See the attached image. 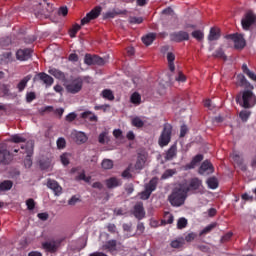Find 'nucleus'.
Listing matches in <instances>:
<instances>
[{"label":"nucleus","instance_id":"nucleus-10","mask_svg":"<svg viewBox=\"0 0 256 256\" xmlns=\"http://www.w3.org/2000/svg\"><path fill=\"white\" fill-rule=\"evenodd\" d=\"M102 8L100 6L95 7L89 13H87L86 17L81 20V25L84 26L88 24L90 21L97 19L101 14Z\"/></svg>","mask_w":256,"mask_h":256},{"label":"nucleus","instance_id":"nucleus-59","mask_svg":"<svg viewBox=\"0 0 256 256\" xmlns=\"http://www.w3.org/2000/svg\"><path fill=\"white\" fill-rule=\"evenodd\" d=\"M77 115L76 113L72 112V113H69L67 116H66V121L68 123H72V121H75Z\"/></svg>","mask_w":256,"mask_h":256},{"label":"nucleus","instance_id":"nucleus-40","mask_svg":"<svg viewBox=\"0 0 256 256\" xmlns=\"http://www.w3.org/2000/svg\"><path fill=\"white\" fill-rule=\"evenodd\" d=\"M0 93L3 94L4 97H9L10 95V86L7 84L0 85Z\"/></svg>","mask_w":256,"mask_h":256},{"label":"nucleus","instance_id":"nucleus-38","mask_svg":"<svg viewBox=\"0 0 256 256\" xmlns=\"http://www.w3.org/2000/svg\"><path fill=\"white\" fill-rule=\"evenodd\" d=\"M215 227H216V224H210V225L204 227V229H202V231H200V237L210 234L213 231V229H215Z\"/></svg>","mask_w":256,"mask_h":256},{"label":"nucleus","instance_id":"nucleus-32","mask_svg":"<svg viewBox=\"0 0 256 256\" xmlns=\"http://www.w3.org/2000/svg\"><path fill=\"white\" fill-rule=\"evenodd\" d=\"M31 78L29 76H26L24 77L20 82L19 84L17 85V88H18V91L20 93H22V91H24L25 87L27 86V83L28 81L30 80Z\"/></svg>","mask_w":256,"mask_h":256},{"label":"nucleus","instance_id":"nucleus-31","mask_svg":"<svg viewBox=\"0 0 256 256\" xmlns=\"http://www.w3.org/2000/svg\"><path fill=\"white\" fill-rule=\"evenodd\" d=\"M82 119H89L92 122L98 121L97 116L94 113L90 112V111L83 112L82 113Z\"/></svg>","mask_w":256,"mask_h":256},{"label":"nucleus","instance_id":"nucleus-25","mask_svg":"<svg viewBox=\"0 0 256 256\" xmlns=\"http://www.w3.org/2000/svg\"><path fill=\"white\" fill-rule=\"evenodd\" d=\"M206 184L208 185V188L211 190H216L219 187V182L216 177L208 178V180H206Z\"/></svg>","mask_w":256,"mask_h":256},{"label":"nucleus","instance_id":"nucleus-34","mask_svg":"<svg viewBox=\"0 0 256 256\" xmlns=\"http://www.w3.org/2000/svg\"><path fill=\"white\" fill-rule=\"evenodd\" d=\"M240 120H242V123H247L249 117H251V111L249 110H242L239 114Z\"/></svg>","mask_w":256,"mask_h":256},{"label":"nucleus","instance_id":"nucleus-30","mask_svg":"<svg viewBox=\"0 0 256 256\" xmlns=\"http://www.w3.org/2000/svg\"><path fill=\"white\" fill-rule=\"evenodd\" d=\"M155 39H156L155 33H150V34L142 37L143 43L146 44L147 46L151 45Z\"/></svg>","mask_w":256,"mask_h":256},{"label":"nucleus","instance_id":"nucleus-41","mask_svg":"<svg viewBox=\"0 0 256 256\" xmlns=\"http://www.w3.org/2000/svg\"><path fill=\"white\" fill-rule=\"evenodd\" d=\"M131 103H133L134 105H140L141 103V96L138 92H135L132 94L131 96Z\"/></svg>","mask_w":256,"mask_h":256},{"label":"nucleus","instance_id":"nucleus-49","mask_svg":"<svg viewBox=\"0 0 256 256\" xmlns=\"http://www.w3.org/2000/svg\"><path fill=\"white\" fill-rule=\"evenodd\" d=\"M232 237H233V233L228 232V233L224 234V236H222V238L220 239V242H222V243L229 242Z\"/></svg>","mask_w":256,"mask_h":256},{"label":"nucleus","instance_id":"nucleus-15","mask_svg":"<svg viewBox=\"0 0 256 256\" xmlns=\"http://www.w3.org/2000/svg\"><path fill=\"white\" fill-rule=\"evenodd\" d=\"M16 57L20 61H26L32 57V50L29 48L19 49L16 53Z\"/></svg>","mask_w":256,"mask_h":256},{"label":"nucleus","instance_id":"nucleus-64","mask_svg":"<svg viewBox=\"0 0 256 256\" xmlns=\"http://www.w3.org/2000/svg\"><path fill=\"white\" fill-rule=\"evenodd\" d=\"M69 60L72 61V62H77L79 60V57L76 53H71L69 55Z\"/></svg>","mask_w":256,"mask_h":256},{"label":"nucleus","instance_id":"nucleus-33","mask_svg":"<svg viewBox=\"0 0 256 256\" xmlns=\"http://www.w3.org/2000/svg\"><path fill=\"white\" fill-rule=\"evenodd\" d=\"M26 138L20 134L12 135L10 138L11 143H25Z\"/></svg>","mask_w":256,"mask_h":256},{"label":"nucleus","instance_id":"nucleus-39","mask_svg":"<svg viewBox=\"0 0 256 256\" xmlns=\"http://www.w3.org/2000/svg\"><path fill=\"white\" fill-rule=\"evenodd\" d=\"M33 143L32 142H27V144L24 146H21V149H25L24 153H27V157H30L32 151H33Z\"/></svg>","mask_w":256,"mask_h":256},{"label":"nucleus","instance_id":"nucleus-45","mask_svg":"<svg viewBox=\"0 0 256 256\" xmlns=\"http://www.w3.org/2000/svg\"><path fill=\"white\" fill-rule=\"evenodd\" d=\"M81 29V26L79 24H75L69 31V35L71 38H74L77 34V32Z\"/></svg>","mask_w":256,"mask_h":256},{"label":"nucleus","instance_id":"nucleus-22","mask_svg":"<svg viewBox=\"0 0 256 256\" xmlns=\"http://www.w3.org/2000/svg\"><path fill=\"white\" fill-rule=\"evenodd\" d=\"M104 250H108L109 252H115L117 250V241L112 239L106 242L103 246Z\"/></svg>","mask_w":256,"mask_h":256},{"label":"nucleus","instance_id":"nucleus-48","mask_svg":"<svg viewBox=\"0 0 256 256\" xmlns=\"http://www.w3.org/2000/svg\"><path fill=\"white\" fill-rule=\"evenodd\" d=\"M77 181H84L86 183H90L91 177H87L85 173H81L76 178Z\"/></svg>","mask_w":256,"mask_h":256},{"label":"nucleus","instance_id":"nucleus-47","mask_svg":"<svg viewBox=\"0 0 256 256\" xmlns=\"http://www.w3.org/2000/svg\"><path fill=\"white\" fill-rule=\"evenodd\" d=\"M192 36L197 39L198 41H202L204 38V33L200 30H196L192 32Z\"/></svg>","mask_w":256,"mask_h":256},{"label":"nucleus","instance_id":"nucleus-16","mask_svg":"<svg viewBox=\"0 0 256 256\" xmlns=\"http://www.w3.org/2000/svg\"><path fill=\"white\" fill-rule=\"evenodd\" d=\"M147 161V154L145 153H139L137 157V162L135 164V169L141 171L144 169Z\"/></svg>","mask_w":256,"mask_h":256},{"label":"nucleus","instance_id":"nucleus-44","mask_svg":"<svg viewBox=\"0 0 256 256\" xmlns=\"http://www.w3.org/2000/svg\"><path fill=\"white\" fill-rule=\"evenodd\" d=\"M187 224H188L187 219L183 217L178 220L177 227L179 230H183L187 227Z\"/></svg>","mask_w":256,"mask_h":256},{"label":"nucleus","instance_id":"nucleus-18","mask_svg":"<svg viewBox=\"0 0 256 256\" xmlns=\"http://www.w3.org/2000/svg\"><path fill=\"white\" fill-rule=\"evenodd\" d=\"M177 153H178L177 144H173L170 147V149H168V151L166 152V156H165L166 161H173V159L177 157Z\"/></svg>","mask_w":256,"mask_h":256},{"label":"nucleus","instance_id":"nucleus-57","mask_svg":"<svg viewBox=\"0 0 256 256\" xmlns=\"http://www.w3.org/2000/svg\"><path fill=\"white\" fill-rule=\"evenodd\" d=\"M37 217H38L39 220L45 222L49 219V214L46 213V212L38 213Z\"/></svg>","mask_w":256,"mask_h":256},{"label":"nucleus","instance_id":"nucleus-51","mask_svg":"<svg viewBox=\"0 0 256 256\" xmlns=\"http://www.w3.org/2000/svg\"><path fill=\"white\" fill-rule=\"evenodd\" d=\"M213 56L216 58H226L225 53L221 48H218V50L214 51Z\"/></svg>","mask_w":256,"mask_h":256},{"label":"nucleus","instance_id":"nucleus-62","mask_svg":"<svg viewBox=\"0 0 256 256\" xmlns=\"http://www.w3.org/2000/svg\"><path fill=\"white\" fill-rule=\"evenodd\" d=\"M144 231H145L144 223L139 222L137 226V232L139 233V235H142Z\"/></svg>","mask_w":256,"mask_h":256},{"label":"nucleus","instance_id":"nucleus-6","mask_svg":"<svg viewBox=\"0 0 256 256\" xmlns=\"http://www.w3.org/2000/svg\"><path fill=\"white\" fill-rule=\"evenodd\" d=\"M226 39H230L234 42V48L243 49L246 46V40L242 34H230L226 35Z\"/></svg>","mask_w":256,"mask_h":256},{"label":"nucleus","instance_id":"nucleus-9","mask_svg":"<svg viewBox=\"0 0 256 256\" xmlns=\"http://www.w3.org/2000/svg\"><path fill=\"white\" fill-rule=\"evenodd\" d=\"M202 186V181L195 177L192 178L190 180L189 186L182 184L181 187H183L184 191H186V193H190V192H196L200 189V187Z\"/></svg>","mask_w":256,"mask_h":256},{"label":"nucleus","instance_id":"nucleus-3","mask_svg":"<svg viewBox=\"0 0 256 256\" xmlns=\"http://www.w3.org/2000/svg\"><path fill=\"white\" fill-rule=\"evenodd\" d=\"M173 127L171 124H164L163 131L159 137L158 143L160 147H167L171 143Z\"/></svg>","mask_w":256,"mask_h":256},{"label":"nucleus","instance_id":"nucleus-2","mask_svg":"<svg viewBox=\"0 0 256 256\" xmlns=\"http://www.w3.org/2000/svg\"><path fill=\"white\" fill-rule=\"evenodd\" d=\"M188 193L185 189L180 186V188H175L172 194L169 196V202L173 207H181L185 204Z\"/></svg>","mask_w":256,"mask_h":256},{"label":"nucleus","instance_id":"nucleus-20","mask_svg":"<svg viewBox=\"0 0 256 256\" xmlns=\"http://www.w3.org/2000/svg\"><path fill=\"white\" fill-rule=\"evenodd\" d=\"M203 159H204V156L202 154L196 155L192 159L191 163H189L185 166V171H188L189 169H195V166L198 165V163H201V161H203Z\"/></svg>","mask_w":256,"mask_h":256},{"label":"nucleus","instance_id":"nucleus-58","mask_svg":"<svg viewBox=\"0 0 256 256\" xmlns=\"http://www.w3.org/2000/svg\"><path fill=\"white\" fill-rule=\"evenodd\" d=\"M197 238V234L196 233H189L185 240L188 242V243H191L192 241H194L195 239Z\"/></svg>","mask_w":256,"mask_h":256},{"label":"nucleus","instance_id":"nucleus-11","mask_svg":"<svg viewBox=\"0 0 256 256\" xmlns=\"http://www.w3.org/2000/svg\"><path fill=\"white\" fill-rule=\"evenodd\" d=\"M170 39L173 42H183V41H188L190 39V35L188 32L185 31H179V32H174L170 34Z\"/></svg>","mask_w":256,"mask_h":256},{"label":"nucleus","instance_id":"nucleus-5","mask_svg":"<svg viewBox=\"0 0 256 256\" xmlns=\"http://www.w3.org/2000/svg\"><path fill=\"white\" fill-rule=\"evenodd\" d=\"M63 242V239H57V240H50L42 243V248L51 254L57 253L59 248L61 247V244Z\"/></svg>","mask_w":256,"mask_h":256},{"label":"nucleus","instance_id":"nucleus-35","mask_svg":"<svg viewBox=\"0 0 256 256\" xmlns=\"http://www.w3.org/2000/svg\"><path fill=\"white\" fill-rule=\"evenodd\" d=\"M177 174V170L176 169H167L164 174L162 175V180H167L172 178L174 175Z\"/></svg>","mask_w":256,"mask_h":256},{"label":"nucleus","instance_id":"nucleus-28","mask_svg":"<svg viewBox=\"0 0 256 256\" xmlns=\"http://www.w3.org/2000/svg\"><path fill=\"white\" fill-rule=\"evenodd\" d=\"M49 73H50L51 75H53L55 78L60 79V80H63V79L66 78L65 73L62 72V71H60V70H58V69H56V68L50 69V70H49Z\"/></svg>","mask_w":256,"mask_h":256},{"label":"nucleus","instance_id":"nucleus-13","mask_svg":"<svg viewBox=\"0 0 256 256\" xmlns=\"http://www.w3.org/2000/svg\"><path fill=\"white\" fill-rule=\"evenodd\" d=\"M214 173V166L211 164L209 160H205L202 162V165H200V168L198 169V174L200 175H211Z\"/></svg>","mask_w":256,"mask_h":256},{"label":"nucleus","instance_id":"nucleus-14","mask_svg":"<svg viewBox=\"0 0 256 256\" xmlns=\"http://www.w3.org/2000/svg\"><path fill=\"white\" fill-rule=\"evenodd\" d=\"M47 187L48 189L52 190L56 197L61 196L62 194V187L59 185V183L54 179H48L47 180Z\"/></svg>","mask_w":256,"mask_h":256},{"label":"nucleus","instance_id":"nucleus-19","mask_svg":"<svg viewBox=\"0 0 256 256\" xmlns=\"http://www.w3.org/2000/svg\"><path fill=\"white\" fill-rule=\"evenodd\" d=\"M37 77L41 81H43V83L46 84L47 87H50L54 83V79L50 75H48V74H46L44 72L38 73Z\"/></svg>","mask_w":256,"mask_h":256},{"label":"nucleus","instance_id":"nucleus-8","mask_svg":"<svg viewBox=\"0 0 256 256\" xmlns=\"http://www.w3.org/2000/svg\"><path fill=\"white\" fill-rule=\"evenodd\" d=\"M131 214L139 221L143 220L146 216L143 202H137L133 207Z\"/></svg>","mask_w":256,"mask_h":256},{"label":"nucleus","instance_id":"nucleus-1","mask_svg":"<svg viewBox=\"0 0 256 256\" xmlns=\"http://www.w3.org/2000/svg\"><path fill=\"white\" fill-rule=\"evenodd\" d=\"M238 85L240 87H244L248 90H244L243 93L236 95V103L240 105V107H244V109H251L256 105V96L252 92L254 86L247 80V78L243 74H239L237 77Z\"/></svg>","mask_w":256,"mask_h":256},{"label":"nucleus","instance_id":"nucleus-29","mask_svg":"<svg viewBox=\"0 0 256 256\" xmlns=\"http://www.w3.org/2000/svg\"><path fill=\"white\" fill-rule=\"evenodd\" d=\"M158 180L156 178H153L147 185L146 189L149 193H153L157 189Z\"/></svg>","mask_w":256,"mask_h":256},{"label":"nucleus","instance_id":"nucleus-56","mask_svg":"<svg viewBox=\"0 0 256 256\" xmlns=\"http://www.w3.org/2000/svg\"><path fill=\"white\" fill-rule=\"evenodd\" d=\"M129 22L131 24H141L143 22V18L142 17H131L129 19Z\"/></svg>","mask_w":256,"mask_h":256},{"label":"nucleus","instance_id":"nucleus-21","mask_svg":"<svg viewBox=\"0 0 256 256\" xmlns=\"http://www.w3.org/2000/svg\"><path fill=\"white\" fill-rule=\"evenodd\" d=\"M106 186L108 189H114V188L122 186V182H121V180H119L116 177H111L106 180Z\"/></svg>","mask_w":256,"mask_h":256},{"label":"nucleus","instance_id":"nucleus-53","mask_svg":"<svg viewBox=\"0 0 256 256\" xmlns=\"http://www.w3.org/2000/svg\"><path fill=\"white\" fill-rule=\"evenodd\" d=\"M151 194H152L151 192H149L145 189V191L141 192V194H140L141 200H143V201L149 200V198L151 197Z\"/></svg>","mask_w":256,"mask_h":256},{"label":"nucleus","instance_id":"nucleus-63","mask_svg":"<svg viewBox=\"0 0 256 256\" xmlns=\"http://www.w3.org/2000/svg\"><path fill=\"white\" fill-rule=\"evenodd\" d=\"M117 13L115 11H109L105 13L104 18L105 19H110V18H115Z\"/></svg>","mask_w":256,"mask_h":256},{"label":"nucleus","instance_id":"nucleus-42","mask_svg":"<svg viewBox=\"0 0 256 256\" xmlns=\"http://www.w3.org/2000/svg\"><path fill=\"white\" fill-rule=\"evenodd\" d=\"M98 141H99V143H101V145H105V143H108V141H109L108 132H102L99 135Z\"/></svg>","mask_w":256,"mask_h":256},{"label":"nucleus","instance_id":"nucleus-4","mask_svg":"<svg viewBox=\"0 0 256 256\" xmlns=\"http://www.w3.org/2000/svg\"><path fill=\"white\" fill-rule=\"evenodd\" d=\"M83 82H84V80L82 77H77V78L73 79L66 86V91H68V93H71L72 95H76V93H80V91H82Z\"/></svg>","mask_w":256,"mask_h":256},{"label":"nucleus","instance_id":"nucleus-24","mask_svg":"<svg viewBox=\"0 0 256 256\" xmlns=\"http://www.w3.org/2000/svg\"><path fill=\"white\" fill-rule=\"evenodd\" d=\"M75 141L78 143V145H82V143H86V141H88V137L84 132H76Z\"/></svg>","mask_w":256,"mask_h":256},{"label":"nucleus","instance_id":"nucleus-17","mask_svg":"<svg viewBox=\"0 0 256 256\" xmlns=\"http://www.w3.org/2000/svg\"><path fill=\"white\" fill-rule=\"evenodd\" d=\"M12 159L10 152L5 148H0V163L8 165Z\"/></svg>","mask_w":256,"mask_h":256},{"label":"nucleus","instance_id":"nucleus-12","mask_svg":"<svg viewBox=\"0 0 256 256\" xmlns=\"http://www.w3.org/2000/svg\"><path fill=\"white\" fill-rule=\"evenodd\" d=\"M84 63L91 66V65H104L105 61L103 58L97 55L86 54Z\"/></svg>","mask_w":256,"mask_h":256},{"label":"nucleus","instance_id":"nucleus-60","mask_svg":"<svg viewBox=\"0 0 256 256\" xmlns=\"http://www.w3.org/2000/svg\"><path fill=\"white\" fill-rule=\"evenodd\" d=\"M34 99H36V95L34 92L27 93V96H26L27 103H32Z\"/></svg>","mask_w":256,"mask_h":256},{"label":"nucleus","instance_id":"nucleus-61","mask_svg":"<svg viewBox=\"0 0 256 256\" xmlns=\"http://www.w3.org/2000/svg\"><path fill=\"white\" fill-rule=\"evenodd\" d=\"M60 158H61V162H62L65 166L69 165L70 161H69V158H68V155H67V154H62Z\"/></svg>","mask_w":256,"mask_h":256},{"label":"nucleus","instance_id":"nucleus-55","mask_svg":"<svg viewBox=\"0 0 256 256\" xmlns=\"http://www.w3.org/2000/svg\"><path fill=\"white\" fill-rule=\"evenodd\" d=\"M171 247L174 248V249H180V248L183 247V242L179 241V240H174L171 243Z\"/></svg>","mask_w":256,"mask_h":256},{"label":"nucleus","instance_id":"nucleus-50","mask_svg":"<svg viewBox=\"0 0 256 256\" xmlns=\"http://www.w3.org/2000/svg\"><path fill=\"white\" fill-rule=\"evenodd\" d=\"M26 205H27V208H28L29 211H33L35 209V201H34V199L29 198L26 201Z\"/></svg>","mask_w":256,"mask_h":256},{"label":"nucleus","instance_id":"nucleus-7","mask_svg":"<svg viewBox=\"0 0 256 256\" xmlns=\"http://www.w3.org/2000/svg\"><path fill=\"white\" fill-rule=\"evenodd\" d=\"M256 23V15L252 11L246 12L242 18V29L249 30Z\"/></svg>","mask_w":256,"mask_h":256},{"label":"nucleus","instance_id":"nucleus-36","mask_svg":"<svg viewBox=\"0 0 256 256\" xmlns=\"http://www.w3.org/2000/svg\"><path fill=\"white\" fill-rule=\"evenodd\" d=\"M132 125L133 127H137V129H141L142 127H144L145 123L140 117L136 116L132 119Z\"/></svg>","mask_w":256,"mask_h":256},{"label":"nucleus","instance_id":"nucleus-27","mask_svg":"<svg viewBox=\"0 0 256 256\" xmlns=\"http://www.w3.org/2000/svg\"><path fill=\"white\" fill-rule=\"evenodd\" d=\"M220 38V30L216 28L210 29V34H208V40L215 41Z\"/></svg>","mask_w":256,"mask_h":256},{"label":"nucleus","instance_id":"nucleus-46","mask_svg":"<svg viewBox=\"0 0 256 256\" xmlns=\"http://www.w3.org/2000/svg\"><path fill=\"white\" fill-rule=\"evenodd\" d=\"M113 165V161L110 159H104L102 162L103 169H112Z\"/></svg>","mask_w":256,"mask_h":256},{"label":"nucleus","instance_id":"nucleus-54","mask_svg":"<svg viewBox=\"0 0 256 256\" xmlns=\"http://www.w3.org/2000/svg\"><path fill=\"white\" fill-rule=\"evenodd\" d=\"M57 147H58V149H65V147H66V140L64 139V138H59L58 140H57Z\"/></svg>","mask_w":256,"mask_h":256},{"label":"nucleus","instance_id":"nucleus-26","mask_svg":"<svg viewBox=\"0 0 256 256\" xmlns=\"http://www.w3.org/2000/svg\"><path fill=\"white\" fill-rule=\"evenodd\" d=\"M13 187V182L11 180H5L0 183V192L10 191Z\"/></svg>","mask_w":256,"mask_h":256},{"label":"nucleus","instance_id":"nucleus-52","mask_svg":"<svg viewBox=\"0 0 256 256\" xmlns=\"http://www.w3.org/2000/svg\"><path fill=\"white\" fill-rule=\"evenodd\" d=\"M242 200H244L246 202H254V201H256V197L250 196L247 193H244V194H242Z\"/></svg>","mask_w":256,"mask_h":256},{"label":"nucleus","instance_id":"nucleus-23","mask_svg":"<svg viewBox=\"0 0 256 256\" xmlns=\"http://www.w3.org/2000/svg\"><path fill=\"white\" fill-rule=\"evenodd\" d=\"M242 72H244L250 80L256 82V74L248 68L247 64H242Z\"/></svg>","mask_w":256,"mask_h":256},{"label":"nucleus","instance_id":"nucleus-43","mask_svg":"<svg viewBox=\"0 0 256 256\" xmlns=\"http://www.w3.org/2000/svg\"><path fill=\"white\" fill-rule=\"evenodd\" d=\"M232 161H234L236 165H243V158L236 152L232 153Z\"/></svg>","mask_w":256,"mask_h":256},{"label":"nucleus","instance_id":"nucleus-37","mask_svg":"<svg viewBox=\"0 0 256 256\" xmlns=\"http://www.w3.org/2000/svg\"><path fill=\"white\" fill-rule=\"evenodd\" d=\"M102 97H104V99H108V101H114L115 99L113 92L109 89L102 91Z\"/></svg>","mask_w":256,"mask_h":256}]
</instances>
